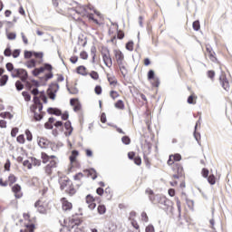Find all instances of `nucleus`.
I'll use <instances>...</instances> for the list:
<instances>
[{
  "label": "nucleus",
  "mask_w": 232,
  "mask_h": 232,
  "mask_svg": "<svg viewBox=\"0 0 232 232\" xmlns=\"http://www.w3.org/2000/svg\"><path fill=\"white\" fill-rule=\"evenodd\" d=\"M5 68L7 72H13L11 73V76L15 79L19 77L23 82H26L28 80V72L24 69H14V63H7L5 64Z\"/></svg>",
  "instance_id": "1"
},
{
  "label": "nucleus",
  "mask_w": 232,
  "mask_h": 232,
  "mask_svg": "<svg viewBox=\"0 0 232 232\" xmlns=\"http://www.w3.org/2000/svg\"><path fill=\"white\" fill-rule=\"evenodd\" d=\"M156 201H158V204H160V206H162L161 208L162 209H164V211H173V202L166 198V197L156 195Z\"/></svg>",
  "instance_id": "2"
},
{
  "label": "nucleus",
  "mask_w": 232,
  "mask_h": 232,
  "mask_svg": "<svg viewBox=\"0 0 232 232\" xmlns=\"http://www.w3.org/2000/svg\"><path fill=\"white\" fill-rule=\"evenodd\" d=\"M59 92V85L58 83H51L49 85V88L47 90V95L49 99H52V101H55V93Z\"/></svg>",
  "instance_id": "3"
},
{
  "label": "nucleus",
  "mask_w": 232,
  "mask_h": 232,
  "mask_svg": "<svg viewBox=\"0 0 232 232\" xmlns=\"http://www.w3.org/2000/svg\"><path fill=\"white\" fill-rule=\"evenodd\" d=\"M102 59L105 66H107L108 68H111V66H113V61L111 60V56H110V51L102 53Z\"/></svg>",
  "instance_id": "4"
},
{
  "label": "nucleus",
  "mask_w": 232,
  "mask_h": 232,
  "mask_svg": "<svg viewBox=\"0 0 232 232\" xmlns=\"http://www.w3.org/2000/svg\"><path fill=\"white\" fill-rule=\"evenodd\" d=\"M55 168H57V161L52 160L50 161V163H48L46 166H45V173L47 175H52L53 169H55Z\"/></svg>",
  "instance_id": "5"
},
{
  "label": "nucleus",
  "mask_w": 232,
  "mask_h": 232,
  "mask_svg": "<svg viewBox=\"0 0 232 232\" xmlns=\"http://www.w3.org/2000/svg\"><path fill=\"white\" fill-rule=\"evenodd\" d=\"M219 81L222 88H224L226 92H229V82L227 81V78H226V74L224 72L220 75Z\"/></svg>",
  "instance_id": "6"
},
{
  "label": "nucleus",
  "mask_w": 232,
  "mask_h": 232,
  "mask_svg": "<svg viewBox=\"0 0 232 232\" xmlns=\"http://www.w3.org/2000/svg\"><path fill=\"white\" fill-rule=\"evenodd\" d=\"M70 104L71 106H73V111H81V108H82V106L81 105V102H79V100L75 98H72L70 100Z\"/></svg>",
  "instance_id": "7"
},
{
  "label": "nucleus",
  "mask_w": 232,
  "mask_h": 232,
  "mask_svg": "<svg viewBox=\"0 0 232 232\" xmlns=\"http://www.w3.org/2000/svg\"><path fill=\"white\" fill-rule=\"evenodd\" d=\"M59 182H60V189L62 191L66 189V188H69L72 185V180H70V179H61Z\"/></svg>",
  "instance_id": "8"
},
{
  "label": "nucleus",
  "mask_w": 232,
  "mask_h": 232,
  "mask_svg": "<svg viewBox=\"0 0 232 232\" xmlns=\"http://www.w3.org/2000/svg\"><path fill=\"white\" fill-rule=\"evenodd\" d=\"M47 112L50 115H56L57 117H61V115H63V111H61V110L57 109V108H48Z\"/></svg>",
  "instance_id": "9"
},
{
  "label": "nucleus",
  "mask_w": 232,
  "mask_h": 232,
  "mask_svg": "<svg viewBox=\"0 0 232 232\" xmlns=\"http://www.w3.org/2000/svg\"><path fill=\"white\" fill-rule=\"evenodd\" d=\"M72 205L68 200H66V198H63V211H70L72 209Z\"/></svg>",
  "instance_id": "10"
},
{
  "label": "nucleus",
  "mask_w": 232,
  "mask_h": 232,
  "mask_svg": "<svg viewBox=\"0 0 232 232\" xmlns=\"http://www.w3.org/2000/svg\"><path fill=\"white\" fill-rule=\"evenodd\" d=\"M65 193L70 195V197H73V195L77 193V190H75V188H73V183H71V185L65 189Z\"/></svg>",
  "instance_id": "11"
},
{
  "label": "nucleus",
  "mask_w": 232,
  "mask_h": 232,
  "mask_svg": "<svg viewBox=\"0 0 232 232\" xmlns=\"http://www.w3.org/2000/svg\"><path fill=\"white\" fill-rule=\"evenodd\" d=\"M12 190H13L14 193L15 194V195H14L15 198H21V194H17V193H19V191H21V185L15 184V185L12 188Z\"/></svg>",
  "instance_id": "12"
},
{
  "label": "nucleus",
  "mask_w": 232,
  "mask_h": 232,
  "mask_svg": "<svg viewBox=\"0 0 232 232\" xmlns=\"http://www.w3.org/2000/svg\"><path fill=\"white\" fill-rule=\"evenodd\" d=\"M36 110H37V107L31 108V111H32V113H34V121H42L43 116L41 114L37 113L35 111Z\"/></svg>",
  "instance_id": "13"
},
{
  "label": "nucleus",
  "mask_w": 232,
  "mask_h": 232,
  "mask_svg": "<svg viewBox=\"0 0 232 232\" xmlns=\"http://www.w3.org/2000/svg\"><path fill=\"white\" fill-rule=\"evenodd\" d=\"M64 128L65 130H67L68 131V136L72 135V131H73V127H72V121H67L65 123H64Z\"/></svg>",
  "instance_id": "14"
},
{
  "label": "nucleus",
  "mask_w": 232,
  "mask_h": 232,
  "mask_svg": "<svg viewBox=\"0 0 232 232\" xmlns=\"http://www.w3.org/2000/svg\"><path fill=\"white\" fill-rule=\"evenodd\" d=\"M174 171H176L177 174L179 175V177L184 176V168H182L180 164H176V167L174 168Z\"/></svg>",
  "instance_id": "15"
},
{
  "label": "nucleus",
  "mask_w": 232,
  "mask_h": 232,
  "mask_svg": "<svg viewBox=\"0 0 232 232\" xmlns=\"http://www.w3.org/2000/svg\"><path fill=\"white\" fill-rule=\"evenodd\" d=\"M25 227V229H21L20 232H34L35 229V225L34 223L27 224Z\"/></svg>",
  "instance_id": "16"
},
{
  "label": "nucleus",
  "mask_w": 232,
  "mask_h": 232,
  "mask_svg": "<svg viewBox=\"0 0 232 232\" xmlns=\"http://www.w3.org/2000/svg\"><path fill=\"white\" fill-rule=\"evenodd\" d=\"M49 144H50V141H48V140L44 138H41L38 140V145L40 146V148H46V146H48Z\"/></svg>",
  "instance_id": "17"
},
{
  "label": "nucleus",
  "mask_w": 232,
  "mask_h": 232,
  "mask_svg": "<svg viewBox=\"0 0 232 232\" xmlns=\"http://www.w3.org/2000/svg\"><path fill=\"white\" fill-rule=\"evenodd\" d=\"M79 156V151L78 150H72V155L69 157L70 159V162L72 164H73V162H75V160H77V157Z\"/></svg>",
  "instance_id": "18"
},
{
  "label": "nucleus",
  "mask_w": 232,
  "mask_h": 232,
  "mask_svg": "<svg viewBox=\"0 0 232 232\" xmlns=\"http://www.w3.org/2000/svg\"><path fill=\"white\" fill-rule=\"evenodd\" d=\"M76 72L80 75H88V73H86V67L84 65L78 66Z\"/></svg>",
  "instance_id": "19"
},
{
  "label": "nucleus",
  "mask_w": 232,
  "mask_h": 232,
  "mask_svg": "<svg viewBox=\"0 0 232 232\" xmlns=\"http://www.w3.org/2000/svg\"><path fill=\"white\" fill-rule=\"evenodd\" d=\"M44 72V67H40V68H35L34 70H33L32 73L34 77H38Z\"/></svg>",
  "instance_id": "20"
},
{
  "label": "nucleus",
  "mask_w": 232,
  "mask_h": 232,
  "mask_svg": "<svg viewBox=\"0 0 232 232\" xmlns=\"http://www.w3.org/2000/svg\"><path fill=\"white\" fill-rule=\"evenodd\" d=\"M116 61H124V54L121 51H114Z\"/></svg>",
  "instance_id": "21"
},
{
  "label": "nucleus",
  "mask_w": 232,
  "mask_h": 232,
  "mask_svg": "<svg viewBox=\"0 0 232 232\" xmlns=\"http://www.w3.org/2000/svg\"><path fill=\"white\" fill-rule=\"evenodd\" d=\"M25 65L29 69L35 68V66L37 65V62L35 60L32 59V60L26 62Z\"/></svg>",
  "instance_id": "22"
},
{
  "label": "nucleus",
  "mask_w": 232,
  "mask_h": 232,
  "mask_svg": "<svg viewBox=\"0 0 232 232\" xmlns=\"http://www.w3.org/2000/svg\"><path fill=\"white\" fill-rule=\"evenodd\" d=\"M8 82V75L5 74L0 78V86H5Z\"/></svg>",
  "instance_id": "23"
},
{
  "label": "nucleus",
  "mask_w": 232,
  "mask_h": 232,
  "mask_svg": "<svg viewBox=\"0 0 232 232\" xmlns=\"http://www.w3.org/2000/svg\"><path fill=\"white\" fill-rule=\"evenodd\" d=\"M41 204V201H36L34 203V208H38V211L39 213H44V207L43 205H40Z\"/></svg>",
  "instance_id": "24"
},
{
  "label": "nucleus",
  "mask_w": 232,
  "mask_h": 232,
  "mask_svg": "<svg viewBox=\"0 0 232 232\" xmlns=\"http://www.w3.org/2000/svg\"><path fill=\"white\" fill-rule=\"evenodd\" d=\"M40 99L43 101L44 104L48 103V98L46 97V94L44 93V91L40 92Z\"/></svg>",
  "instance_id": "25"
},
{
  "label": "nucleus",
  "mask_w": 232,
  "mask_h": 232,
  "mask_svg": "<svg viewBox=\"0 0 232 232\" xmlns=\"http://www.w3.org/2000/svg\"><path fill=\"white\" fill-rule=\"evenodd\" d=\"M208 182L210 183L211 186H215L217 180L215 175L211 174L208 177Z\"/></svg>",
  "instance_id": "26"
},
{
  "label": "nucleus",
  "mask_w": 232,
  "mask_h": 232,
  "mask_svg": "<svg viewBox=\"0 0 232 232\" xmlns=\"http://www.w3.org/2000/svg\"><path fill=\"white\" fill-rule=\"evenodd\" d=\"M41 157H42V160H43L44 164H46V162H48L50 160V156H48V154H46V152H42Z\"/></svg>",
  "instance_id": "27"
},
{
  "label": "nucleus",
  "mask_w": 232,
  "mask_h": 232,
  "mask_svg": "<svg viewBox=\"0 0 232 232\" xmlns=\"http://www.w3.org/2000/svg\"><path fill=\"white\" fill-rule=\"evenodd\" d=\"M115 108H117L118 110H124V102H122V100H119L115 103Z\"/></svg>",
  "instance_id": "28"
},
{
  "label": "nucleus",
  "mask_w": 232,
  "mask_h": 232,
  "mask_svg": "<svg viewBox=\"0 0 232 232\" xmlns=\"http://www.w3.org/2000/svg\"><path fill=\"white\" fill-rule=\"evenodd\" d=\"M192 26L195 32H198L200 30V22L198 20L193 22Z\"/></svg>",
  "instance_id": "29"
},
{
  "label": "nucleus",
  "mask_w": 232,
  "mask_h": 232,
  "mask_svg": "<svg viewBox=\"0 0 232 232\" xmlns=\"http://www.w3.org/2000/svg\"><path fill=\"white\" fill-rule=\"evenodd\" d=\"M198 126V121H197V123L195 125V130H194V138L198 142V140H200V134L198 132H197Z\"/></svg>",
  "instance_id": "30"
},
{
  "label": "nucleus",
  "mask_w": 232,
  "mask_h": 232,
  "mask_svg": "<svg viewBox=\"0 0 232 232\" xmlns=\"http://www.w3.org/2000/svg\"><path fill=\"white\" fill-rule=\"evenodd\" d=\"M121 142H123L126 146H129V144H131V139H130L128 136H123L121 138Z\"/></svg>",
  "instance_id": "31"
},
{
  "label": "nucleus",
  "mask_w": 232,
  "mask_h": 232,
  "mask_svg": "<svg viewBox=\"0 0 232 232\" xmlns=\"http://www.w3.org/2000/svg\"><path fill=\"white\" fill-rule=\"evenodd\" d=\"M22 95L24 98V101H26V102H29V101H32V96L30 95V93H28V92H23Z\"/></svg>",
  "instance_id": "32"
},
{
  "label": "nucleus",
  "mask_w": 232,
  "mask_h": 232,
  "mask_svg": "<svg viewBox=\"0 0 232 232\" xmlns=\"http://www.w3.org/2000/svg\"><path fill=\"white\" fill-rule=\"evenodd\" d=\"M15 88L18 92H21L24 88V85L23 84V82H21V81H16Z\"/></svg>",
  "instance_id": "33"
},
{
  "label": "nucleus",
  "mask_w": 232,
  "mask_h": 232,
  "mask_svg": "<svg viewBox=\"0 0 232 232\" xmlns=\"http://www.w3.org/2000/svg\"><path fill=\"white\" fill-rule=\"evenodd\" d=\"M98 213L100 215H104L106 213V207L104 205L98 206Z\"/></svg>",
  "instance_id": "34"
},
{
  "label": "nucleus",
  "mask_w": 232,
  "mask_h": 232,
  "mask_svg": "<svg viewBox=\"0 0 232 232\" xmlns=\"http://www.w3.org/2000/svg\"><path fill=\"white\" fill-rule=\"evenodd\" d=\"M0 117H2V119H12L14 115H12L10 112H2Z\"/></svg>",
  "instance_id": "35"
},
{
  "label": "nucleus",
  "mask_w": 232,
  "mask_h": 232,
  "mask_svg": "<svg viewBox=\"0 0 232 232\" xmlns=\"http://www.w3.org/2000/svg\"><path fill=\"white\" fill-rule=\"evenodd\" d=\"M176 204H177V208H178V211H179V218H180V213L182 211V208H181V204H180V199H179L178 198H176Z\"/></svg>",
  "instance_id": "36"
},
{
  "label": "nucleus",
  "mask_w": 232,
  "mask_h": 232,
  "mask_svg": "<svg viewBox=\"0 0 232 232\" xmlns=\"http://www.w3.org/2000/svg\"><path fill=\"white\" fill-rule=\"evenodd\" d=\"M186 203L188 208H189V209H193L194 206H195V201L186 198Z\"/></svg>",
  "instance_id": "37"
},
{
  "label": "nucleus",
  "mask_w": 232,
  "mask_h": 232,
  "mask_svg": "<svg viewBox=\"0 0 232 232\" xmlns=\"http://www.w3.org/2000/svg\"><path fill=\"white\" fill-rule=\"evenodd\" d=\"M33 55H34V52L24 51V59H32Z\"/></svg>",
  "instance_id": "38"
},
{
  "label": "nucleus",
  "mask_w": 232,
  "mask_h": 232,
  "mask_svg": "<svg viewBox=\"0 0 232 232\" xmlns=\"http://www.w3.org/2000/svg\"><path fill=\"white\" fill-rule=\"evenodd\" d=\"M90 77H92V79H93L94 81H97L99 79V72L92 71L90 73Z\"/></svg>",
  "instance_id": "39"
},
{
  "label": "nucleus",
  "mask_w": 232,
  "mask_h": 232,
  "mask_svg": "<svg viewBox=\"0 0 232 232\" xmlns=\"http://www.w3.org/2000/svg\"><path fill=\"white\" fill-rule=\"evenodd\" d=\"M67 90L72 95H77V93H79V89H77L76 87H72V89L67 88Z\"/></svg>",
  "instance_id": "40"
},
{
  "label": "nucleus",
  "mask_w": 232,
  "mask_h": 232,
  "mask_svg": "<svg viewBox=\"0 0 232 232\" xmlns=\"http://www.w3.org/2000/svg\"><path fill=\"white\" fill-rule=\"evenodd\" d=\"M95 52H97V50L95 49L94 46H92V49H91V55L92 57V63H95V57H96Z\"/></svg>",
  "instance_id": "41"
},
{
  "label": "nucleus",
  "mask_w": 232,
  "mask_h": 232,
  "mask_svg": "<svg viewBox=\"0 0 232 232\" xmlns=\"http://www.w3.org/2000/svg\"><path fill=\"white\" fill-rule=\"evenodd\" d=\"M133 160L136 166H140L142 164V159H140L139 156L135 157Z\"/></svg>",
  "instance_id": "42"
},
{
  "label": "nucleus",
  "mask_w": 232,
  "mask_h": 232,
  "mask_svg": "<svg viewBox=\"0 0 232 232\" xmlns=\"http://www.w3.org/2000/svg\"><path fill=\"white\" fill-rule=\"evenodd\" d=\"M33 55H34L36 59H43L44 53H43V52H40V53L33 52Z\"/></svg>",
  "instance_id": "43"
},
{
  "label": "nucleus",
  "mask_w": 232,
  "mask_h": 232,
  "mask_svg": "<svg viewBox=\"0 0 232 232\" xmlns=\"http://www.w3.org/2000/svg\"><path fill=\"white\" fill-rule=\"evenodd\" d=\"M148 79L151 81V79H155V71L150 70L148 72Z\"/></svg>",
  "instance_id": "44"
},
{
  "label": "nucleus",
  "mask_w": 232,
  "mask_h": 232,
  "mask_svg": "<svg viewBox=\"0 0 232 232\" xmlns=\"http://www.w3.org/2000/svg\"><path fill=\"white\" fill-rule=\"evenodd\" d=\"M120 71L121 72L123 77H126V75L128 74V69H126V65L120 67Z\"/></svg>",
  "instance_id": "45"
},
{
  "label": "nucleus",
  "mask_w": 232,
  "mask_h": 232,
  "mask_svg": "<svg viewBox=\"0 0 232 232\" xmlns=\"http://www.w3.org/2000/svg\"><path fill=\"white\" fill-rule=\"evenodd\" d=\"M149 198L152 204H159V201L157 200V195L152 194L151 196H149Z\"/></svg>",
  "instance_id": "46"
},
{
  "label": "nucleus",
  "mask_w": 232,
  "mask_h": 232,
  "mask_svg": "<svg viewBox=\"0 0 232 232\" xmlns=\"http://www.w3.org/2000/svg\"><path fill=\"white\" fill-rule=\"evenodd\" d=\"M201 173L204 179H208L209 177V170L208 169H202Z\"/></svg>",
  "instance_id": "47"
},
{
  "label": "nucleus",
  "mask_w": 232,
  "mask_h": 232,
  "mask_svg": "<svg viewBox=\"0 0 232 232\" xmlns=\"http://www.w3.org/2000/svg\"><path fill=\"white\" fill-rule=\"evenodd\" d=\"M126 50H129V52H133V42H129L126 44Z\"/></svg>",
  "instance_id": "48"
},
{
  "label": "nucleus",
  "mask_w": 232,
  "mask_h": 232,
  "mask_svg": "<svg viewBox=\"0 0 232 232\" xmlns=\"http://www.w3.org/2000/svg\"><path fill=\"white\" fill-rule=\"evenodd\" d=\"M17 142H19V144H24V135L20 134L17 138H16Z\"/></svg>",
  "instance_id": "49"
},
{
  "label": "nucleus",
  "mask_w": 232,
  "mask_h": 232,
  "mask_svg": "<svg viewBox=\"0 0 232 232\" xmlns=\"http://www.w3.org/2000/svg\"><path fill=\"white\" fill-rule=\"evenodd\" d=\"M25 135H26L27 140L29 142L32 141V139H34V137L32 136V132L29 130H25Z\"/></svg>",
  "instance_id": "50"
},
{
  "label": "nucleus",
  "mask_w": 232,
  "mask_h": 232,
  "mask_svg": "<svg viewBox=\"0 0 232 232\" xmlns=\"http://www.w3.org/2000/svg\"><path fill=\"white\" fill-rule=\"evenodd\" d=\"M33 101L35 106H39V104H43V102H41V98L39 96H34Z\"/></svg>",
  "instance_id": "51"
},
{
  "label": "nucleus",
  "mask_w": 232,
  "mask_h": 232,
  "mask_svg": "<svg viewBox=\"0 0 232 232\" xmlns=\"http://www.w3.org/2000/svg\"><path fill=\"white\" fill-rule=\"evenodd\" d=\"M32 164L33 166H41V160L32 158Z\"/></svg>",
  "instance_id": "52"
},
{
  "label": "nucleus",
  "mask_w": 232,
  "mask_h": 232,
  "mask_svg": "<svg viewBox=\"0 0 232 232\" xmlns=\"http://www.w3.org/2000/svg\"><path fill=\"white\" fill-rule=\"evenodd\" d=\"M8 180H9L10 184H14V182H17V178H15L13 174H11L8 177Z\"/></svg>",
  "instance_id": "53"
},
{
  "label": "nucleus",
  "mask_w": 232,
  "mask_h": 232,
  "mask_svg": "<svg viewBox=\"0 0 232 232\" xmlns=\"http://www.w3.org/2000/svg\"><path fill=\"white\" fill-rule=\"evenodd\" d=\"M16 37L17 34H15V33H9L7 34V39H9V41H14Z\"/></svg>",
  "instance_id": "54"
},
{
  "label": "nucleus",
  "mask_w": 232,
  "mask_h": 232,
  "mask_svg": "<svg viewBox=\"0 0 232 232\" xmlns=\"http://www.w3.org/2000/svg\"><path fill=\"white\" fill-rule=\"evenodd\" d=\"M19 55H21V50L20 49H15L13 52V57L14 59H17V57H19Z\"/></svg>",
  "instance_id": "55"
},
{
  "label": "nucleus",
  "mask_w": 232,
  "mask_h": 232,
  "mask_svg": "<svg viewBox=\"0 0 232 232\" xmlns=\"http://www.w3.org/2000/svg\"><path fill=\"white\" fill-rule=\"evenodd\" d=\"M4 55L5 57H10L12 55V49H10V47H7L4 52Z\"/></svg>",
  "instance_id": "56"
},
{
  "label": "nucleus",
  "mask_w": 232,
  "mask_h": 232,
  "mask_svg": "<svg viewBox=\"0 0 232 232\" xmlns=\"http://www.w3.org/2000/svg\"><path fill=\"white\" fill-rule=\"evenodd\" d=\"M94 92L96 95H101V93H102V87H101V85H97L94 89Z\"/></svg>",
  "instance_id": "57"
},
{
  "label": "nucleus",
  "mask_w": 232,
  "mask_h": 232,
  "mask_svg": "<svg viewBox=\"0 0 232 232\" xmlns=\"http://www.w3.org/2000/svg\"><path fill=\"white\" fill-rule=\"evenodd\" d=\"M110 95H111V99H113V101H115V99H117V97H119V92H117L116 91H111Z\"/></svg>",
  "instance_id": "58"
},
{
  "label": "nucleus",
  "mask_w": 232,
  "mask_h": 232,
  "mask_svg": "<svg viewBox=\"0 0 232 232\" xmlns=\"http://www.w3.org/2000/svg\"><path fill=\"white\" fill-rule=\"evenodd\" d=\"M94 198H93V196L92 195H87L86 196V202H87V204H90V203H92V202H94Z\"/></svg>",
  "instance_id": "59"
},
{
  "label": "nucleus",
  "mask_w": 232,
  "mask_h": 232,
  "mask_svg": "<svg viewBox=\"0 0 232 232\" xmlns=\"http://www.w3.org/2000/svg\"><path fill=\"white\" fill-rule=\"evenodd\" d=\"M17 133H19L18 128H13L11 130V137H16Z\"/></svg>",
  "instance_id": "60"
},
{
  "label": "nucleus",
  "mask_w": 232,
  "mask_h": 232,
  "mask_svg": "<svg viewBox=\"0 0 232 232\" xmlns=\"http://www.w3.org/2000/svg\"><path fill=\"white\" fill-rule=\"evenodd\" d=\"M145 231L146 232H155V227H153V225H149L148 227H146Z\"/></svg>",
  "instance_id": "61"
},
{
  "label": "nucleus",
  "mask_w": 232,
  "mask_h": 232,
  "mask_svg": "<svg viewBox=\"0 0 232 232\" xmlns=\"http://www.w3.org/2000/svg\"><path fill=\"white\" fill-rule=\"evenodd\" d=\"M108 81H109L111 86H113V84H117V80H115L114 77H108Z\"/></svg>",
  "instance_id": "62"
},
{
  "label": "nucleus",
  "mask_w": 232,
  "mask_h": 232,
  "mask_svg": "<svg viewBox=\"0 0 232 232\" xmlns=\"http://www.w3.org/2000/svg\"><path fill=\"white\" fill-rule=\"evenodd\" d=\"M208 77L213 81V79H215V71H208Z\"/></svg>",
  "instance_id": "63"
},
{
  "label": "nucleus",
  "mask_w": 232,
  "mask_h": 232,
  "mask_svg": "<svg viewBox=\"0 0 232 232\" xmlns=\"http://www.w3.org/2000/svg\"><path fill=\"white\" fill-rule=\"evenodd\" d=\"M23 165L27 167L29 169H32V163H30V160H24Z\"/></svg>",
  "instance_id": "64"
}]
</instances>
